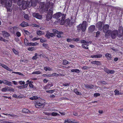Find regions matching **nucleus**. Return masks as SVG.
I'll use <instances>...</instances> for the list:
<instances>
[{"instance_id": "obj_1", "label": "nucleus", "mask_w": 123, "mask_h": 123, "mask_svg": "<svg viewBox=\"0 0 123 123\" xmlns=\"http://www.w3.org/2000/svg\"><path fill=\"white\" fill-rule=\"evenodd\" d=\"M14 2H17L18 5H21L23 0H13ZM12 0H1V3L2 5L6 7H10L12 6Z\"/></svg>"}, {"instance_id": "obj_2", "label": "nucleus", "mask_w": 123, "mask_h": 123, "mask_svg": "<svg viewBox=\"0 0 123 123\" xmlns=\"http://www.w3.org/2000/svg\"><path fill=\"white\" fill-rule=\"evenodd\" d=\"M53 3H50L49 2H46V5H45L44 2L41 3L40 7V10L42 12L47 11L48 10V8L50 7V6L53 5Z\"/></svg>"}, {"instance_id": "obj_3", "label": "nucleus", "mask_w": 123, "mask_h": 123, "mask_svg": "<svg viewBox=\"0 0 123 123\" xmlns=\"http://www.w3.org/2000/svg\"><path fill=\"white\" fill-rule=\"evenodd\" d=\"M87 22L86 21H84L81 24H80L77 26V30L78 31L81 29L83 31H84L86 28Z\"/></svg>"}, {"instance_id": "obj_4", "label": "nucleus", "mask_w": 123, "mask_h": 123, "mask_svg": "<svg viewBox=\"0 0 123 123\" xmlns=\"http://www.w3.org/2000/svg\"><path fill=\"white\" fill-rule=\"evenodd\" d=\"M22 4V9L24 10H25L26 9L27 7H30V5H29V1H23V0L21 5L19 6H20Z\"/></svg>"}, {"instance_id": "obj_5", "label": "nucleus", "mask_w": 123, "mask_h": 123, "mask_svg": "<svg viewBox=\"0 0 123 123\" xmlns=\"http://www.w3.org/2000/svg\"><path fill=\"white\" fill-rule=\"evenodd\" d=\"M111 38L113 39L115 38L117 35V31L115 30L112 31L111 32Z\"/></svg>"}, {"instance_id": "obj_6", "label": "nucleus", "mask_w": 123, "mask_h": 123, "mask_svg": "<svg viewBox=\"0 0 123 123\" xmlns=\"http://www.w3.org/2000/svg\"><path fill=\"white\" fill-rule=\"evenodd\" d=\"M38 0H31V2L29 1L30 7L31 6L35 7L37 5Z\"/></svg>"}, {"instance_id": "obj_7", "label": "nucleus", "mask_w": 123, "mask_h": 123, "mask_svg": "<svg viewBox=\"0 0 123 123\" xmlns=\"http://www.w3.org/2000/svg\"><path fill=\"white\" fill-rule=\"evenodd\" d=\"M123 28H119V31H117V36L119 37H121L123 35Z\"/></svg>"}, {"instance_id": "obj_8", "label": "nucleus", "mask_w": 123, "mask_h": 123, "mask_svg": "<svg viewBox=\"0 0 123 123\" xmlns=\"http://www.w3.org/2000/svg\"><path fill=\"white\" fill-rule=\"evenodd\" d=\"M32 15L34 17L39 19H41L42 18V16L38 13H33Z\"/></svg>"}, {"instance_id": "obj_9", "label": "nucleus", "mask_w": 123, "mask_h": 123, "mask_svg": "<svg viewBox=\"0 0 123 123\" xmlns=\"http://www.w3.org/2000/svg\"><path fill=\"white\" fill-rule=\"evenodd\" d=\"M109 27V25H105L103 27V31L105 33L108 32V31Z\"/></svg>"}, {"instance_id": "obj_10", "label": "nucleus", "mask_w": 123, "mask_h": 123, "mask_svg": "<svg viewBox=\"0 0 123 123\" xmlns=\"http://www.w3.org/2000/svg\"><path fill=\"white\" fill-rule=\"evenodd\" d=\"M62 15V14L60 12H59L54 14L53 15V18L58 19Z\"/></svg>"}, {"instance_id": "obj_11", "label": "nucleus", "mask_w": 123, "mask_h": 123, "mask_svg": "<svg viewBox=\"0 0 123 123\" xmlns=\"http://www.w3.org/2000/svg\"><path fill=\"white\" fill-rule=\"evenodd\" d=\"M102 24V22L100 21L97 24L96 26L99 29H101Z\"/></svg>"}, {"instance_id": "obj_12", "label": "nucleus", "mask_w": 123, "mask_h": 123, "mask_svg": "<svg viewBox=\"0 0 123 123\" xmlns=\"http://www.w3.org/2000/svg\"><path fill=\"white\" fill-rule=\"evenodd\" d=\"M105 71L108 74H113L115 72V71L114 70H111L106 69L105 70Z\"/></svg>"}, {"instance_id": "obj_13", "label": "nucleus", "mask_w": 123, "mask_h": 123, "mask_svg": "<svg viewBox=\"0 0 123 123\" xmlns=\"http://www.w3.org/2000/svg\"><path fill=\"white\" fill-rule=\"evenodd\" d=\"M52 5H50V6L51 7L50 8V9L47 11H48L47 14L52 15L53 10L52 7Z\"/></svg>"}, {"instance_id": "obj_14", "label": "nucleus", "mask_w": 123, "mask_h": 123, "mask_svg": "<svg viewBox=\"0 0 123 123\" xmlns=\"http://www.w3.org/2000/svg\"><path fill=\"white\" fill-rule=\"evenodd\" d=\"M35 106L37 108H42L44 106V105L43 104H42L40 103H37L35 105Z\"/></svg>"}, {"instance_id": "obj_15", "label": "nucleus", "mask_w": 123, "mask_h": 123, "mask_svg": "<svg viewBox=\"0 0 123 123\" xmlns=\"http://www.w3.org/2000/svg\"><path fill=\"white\" fill-rule=\"evenodd\" d=\"M102 56V55L98 54L94 55H92L91 56V57L92 58H101Z\"/></svg>"}, {"instance_id": "obj_16", "label": "nucleus", "mask_w": 123, "mask_h": 123, "mask_svg": "<svg viewBox=\"0 0 123 123\" xmlns=\"http://www.w3.org/2000/svg\"><path fill=\"white\" fill-rule=\"evenodd\" d=\"M52 31L53 32V33L54 34L55 36L56 34H63L62 32L58 31L56 29H53L52 30Z\"/></svg>"}, {"instance_id": "obj_17", "label": "nucleus", "mask_w": 123, "mask_h": 123, "mask_svg": "<svg viewBox=\"0 0 123 123\" xmlns=\"http://www.w3.org/2000/svg\"><path fill=\"white\" fill-rule=\"evenodd\" d=\"M95 26L94 25H92L89 28V30L90 32H92L95 30Z\"/></svg>"}, {"instance_id": "obj_18", "label": "nucleus", "mask_w": 123, "mask_h": 123, "mask_svg": "<svg viewBox=\"0 0 123 123\" xmlns=\"http://www.w3.org/2000/svg\"><path fill=\"white\" fill-rule=\"evenodd\" d=\"M84 85L85 87L87 89H92L94 87V86L92 84H85Z\"/></svg>"}, {"instance_id": "obj_19", "label": "nucleus", "mask_w": 123, "mask_h": 123, "mask_svg": "<svg viewBox=\"0 0 123 123\" xmlns=\"http://www.w3.org/2000/svg\"><path fill=\"white\" fill-rule=\"evenodd\" d=\"M91 63L94 64H96L97 66L101 65V63L100 62L97 61H95L92 62Z\"/></svg>"}, {"instance_id": "obj_20", "label": "nucleus", "mask_w": 123, "mask_h": 123, "mask_svg": "<svg viewBox=\"0 0 123 123\" xmlns=\"http://www.w3.org/2000/svg\"><path fill=\"white\" fill-rule=\"evenodd\" d=\"M105 57L108 60H111L112 56L109 53H106L105 55Z\"/></svg>"}, {"instance_id": "obj_21", "label": "nucleus", "mask_w": 123, "mask_h": 123, "mask_svg": "<svg viewBox=\"0 0 123 123\" xmlns=\"http://www.w3.org/2000/svg\"><path fill=\"white\" fill-rule=\"evenodd\" d=\"M3 83L6 84L8 86H11L12 84V83L10 81H8L4 80H3Z\"/></svg>"}, {"instance_id": "obj_22", "label": "nucleus", "mask_w": 123, "mask_h": 123, "mask_svg": "<svg viewBox=\"0 0 123 123\" xmlns=\"http://www.w3.org/2000/svg\"><path fill=\"white\" fill-rule=\"evenodd\" d=\"M52 15L47 14L46 18V20L48 21L50 20L52 18Z\"/></svg>"}, {"instance_id": "obj_23", "label": "nucleus", "mask_w": 123, "mask_h": 123, "mask_svg": "<svg viewBox=\"0 0 123 123\" xmlns=\"http://www.w3.org/2000/svg\"><path fill=\"white\" fill-rule=\"evenodd\" d=\"M2 34L4 37H7L9 36L10 35L7 32L5 31H2Z\"/></svg>"}, {"instance_id": "obj_24", "label": "nucleus", "mask_w": 123, "mask_h": 123, "mask_svg": "<svg viewBox=\"0 0 123 123\" xmlns=\"http://www.w3.org/2000/svg\"><path fill=\"white\" fill-rule=\"evenodd\" d=\"M28 25V24L27 23L23 22L20 25L22 27H24L27 26Z\"/></svg>"}, {"instance_id": "obj_25", "label": "nucleus", "mask_w": 123, "mask_h": 123, "mask_svg": "<svg viewBox=\"0 0 123 123\" xmlns=\"http://www.w3.org/2000/svg\"><path fill=\"white\" fill-rule=\"evenodd\" d=\"M22 112L25 113H30V111L29 110L27 109H24L22 111Z\"/></svg>"}, {"instance_id": "obj_26", "label": "nucleus", "mask_w": 123, "mask_h": 123, "mask_svg": "<svg viewBox=\"0 0 123 123\" xmlns=\"http://www.w3.org/2000/svg\"><path fill=\"white\" fill-rule=\"evenodd\" d=\"M66 15L64 14H63V15L62 14V17L61 19V20L62 22L64 23V20L65 19V17ZM60 20H61L60 18H59Z\"/></svg>"}, {"instance_id": "obj_27", "label": "nucleus", "mask_w": 123, "mask_h": 123, "mask_svg": "<svg viewBox=\"0 0 123 123\" xmlns=\"http://www.w3.org/2000/svg\"><path fill=\"white\" fill-rule=\"evenodd\" d=\"M88 44H84L82 45L81 46L82 47L84 48L85 49H88Z\"/></svg>"}, {"instance_id": "obj_28", "label": "nucleus", "mask_w": 123, "mask_h": 123, "mask_svg": "<svg viewBox=\"0 0 123 123\" xmlns=\"http://www.w3.org/2000/svg\"><path fill=\"white\" fill-rule=\"evenodd\" d=\"M71 71L72 72H75L77 73H79L80 72V71L79 69H72L71 70Z\"/></svg>"}, {"instance_id": "obj_29", "label": "nucleus", "mask_w": 123, "mask_h": 123, "mask_svg": "<svg viewBox=\"0 0 123 123\" xmlns=\"http://www.w3.org/2000/svg\"><path fill=\"white\" fill-rule=\"evenodd\" d=\"M9 29L10 31L12 33H14V30L13 29V27H10Z\"/></svg>"}, {"instance_id": "obj_30", "label": "nucleus", "mask_w": 123, "mask_h": 123, "mask_svg": "<svg viewBox=\"0 0 123 123\" xmlns=\"http://www.w3.org/2000/svg\"><path fill=\"white\" fill-rule=\"evenodd\" d=\"M50 33L49 31H47L46 33V34L45 36V37L47 38H50Z\"/></svg>"}, {"instance_id": "obj_31", "label": "nucleus", "mask_w": 123, "mask_h": 123, "mask_svg": "<svg viewBox=\"0 0 123 123\" xmlns=\"http://www.w3.org/2000/svg\"><path fill=\"white\" fill-rule=\"evenodd\" d=\"M80 42L81 43H83L84 44H88L89 43V42L86 41L85 40H82L80 41Z\"/></svg>"}, {"instance_id": "obj_32", "label": "nucleus", "mask_w": 123, "mask_h": 123, "mask_svg": "<svg viewBox=\"0 0 123 123\" xmlns=\"http://www.w3.org/2000/svg\"><path fill=\"white\" fill-rule=\"evenodd\" d=\"M51 115L52 116H55L57 115H60L58 114L57 113L55 112H53L51 114Z\"/></svg>"}, {"instance_id": "obj_33", "label": "nucleus", "mask_w": 123, "mask_h": 123, "mask_svg": "<svg viewBox=\"0 0 123 123\" xmlns=\"http://www.w3.org/2000/svg\"><path fill=\"white\" fill-rule=\"evenodd\" d=\"M43 32L40 31H38L37 32V34L39 35H42L43 34Z\"/></svg>"}, {"instance_id": "obj_34", "label": "nucleus", "mask_w": 123, "mask_h": 123, "mask_svg": "<svg viewBox=\"0 0 123 123\" xmlns=\"http://www.w3.org/2000/svg\"><path fill=\"white\" fill-rule=\"evenodd\" d=\"M114 92L115 93V95H118L119 94H121L119 93V91L117 90H116L114 91Z\"/></svg>"}, {"instance_id": "obj_35", "label": "nucleus", "mask_w": 123, "mask_h": 123, "mask_svg": "<svg viewBox=\"0 0 123 123\" xmlns=\"http://www.w3.org/2000/svg\"><path fill=\"white\" fill-rule=\"evenodd\" d=\"M66 122L71 123V122H72V121L70 119H68L67 120H65L64 123H65Z\"/></svg>"}, {"instance_id": "obj_36", "label": "nucleus", "mask_w": 123, "mask_h": 123, "mask_svg": "<svg viewBox=\"0 0 123 123\" xmlns=\"http://www.w3.org/2000/svg\"><path fill=\"white\" fill-rule=\"evenodd\" d=\"M74 92L77 95H80V94H81V93L78 91V90L76 89H74Z\"/></svg>"}, {"instance_id": "obj_37", "label": "nucleus", "mask_w": 123, "mask_h": 123, "mask_svg": "<svg viewBox=\"0 0 123 123\" xmlns=\"http://www.w3.org/2000/svg\"><path fill=\"white\" fill-rule=\"evenodd\" d=\"M69 62L66 60H64L63 62V64L64 65H66L69 64Z\"/></svg>"}, {"instance_id": "obj_38", "label": "nucleus", "mask_w": 123, "mask_h": 123, "mask_svg": "<svg viewBox=\"0 0 123 123\" xmlns=\"http://www.w3.org/2000/svg\"><path fill=\"white\" fill-rule=\"evenodd\" d=\"M70 20L69 19H66L65 21V23L67 24L68 25L70 23Z\"/></svg>"}, {"instance_id": "obj_39", "label": "nucleus", "mask_w": 123, "mask_h": 123, "mask_svg": "<svg viewBox=\"0 0 123 123\" xmlns=\"http://www.w3.org/2000/svg\"><path fill=\"white\" fill-rule=\"evenodd\" d=\"M24 17L27 20H29V17L27 14H25L24 15Z\"/></svg>"}, {"instance_id": "obj_40", "label": "nucleus", "mask_w": 123, "mask_h": 123, "mask_svg": "<svg viewBox=\"0 0 123 123\" xmlns=\"http://www.w3.org/2000/svg\"><path fill=\"white\" fill-rule=\"evenodd\" d=\"M50 85V84H48L46 85H45V86H44L43 87V89L45 90L48 89L49 88L48 87V86H49V85Z\"/></svg>"}, {"instance_id": "obj_41", "label": "nucleus", "mask_w": 123, "mask_h": 123, "mask_svg": "<svg viewBox=\"0 0 123 123\" xmlns=\"http://www.w3.org/2000/svg\"><path fill=\"white\" fill-rule=\"evenodd\" d=\"M29 43L28 42V41L27 40L26 38L24 40L25 44L26 46H27Z\"/></svg>"}, {"instance_id": "obj_42", "label": "nucleus", "mask_w": 123, "mask_h": 123, "mask_svg": "<svg viewBox=\"0 0 123 123\" xmlns=\"http://www.w3.org/2000/svg\"><path fill=\"white\" fill-rule=\"evenodd\" d=\"M55 90H49V91H46V92L47 93H53L54 92Z\"/></svg>"}, {"instance_id": "obj_43", "label": "nucleus", "mask_w": 123, "mask_h": 123, "mask_svg": "<svg viewBox=\"0 0 123 123\" xmlns=\"http://www.w3.org/2000/svg\"><path fill=\"white\" fill-rule=\"evenodd\" d=\"M1 91L2 92H6L7 91V87H6L3 88L1 89Z\"/></svg>"}, {"instance_id": "obj_44", "label": "nucleus", "mask_w": 123, "mask_h": 123, "mask_svg": "<svg viewBox=\"0 0 123 123\" xmlns=\"http://www.w3.org/2000/svg\"><path fill=\"white\" fill-rule=\"evenodd\" d=\"M41 74V72L39 71L34 72L32 73V74Z\"/></svg>"}, {"instance_id": "obj_45", "label": "nucleus", "mask_w": 123, "mask_h": 123, "mask_svg": "<svg viewBox=\"0 0 123 123\" xmlns=\"http://www.w3.org/2000/svg\"><path fill=\"white\" fill-rule=\"evenodd\" d=\"M14 90L12 88H10L9 87H7V91H9L11 92H14Z\"/></svg>"}, {"instance_id": "obj_46", "label": "nucleus", "mask_w": 123, "mask_h": 123, "mask_svg": "<svg viewBox=\"0 0 123 123\" xmlns=\"http://www.w3.org/2000/svg\"><path fill=\"white\" fill-rule=\"evenodd\" d=\"M28 84L27 83L26 84L24 85L23 86H20V88H24L27 86H28Z\"/></svg>"}, {"instance_id": "obj_47", "label": "nucleus", "mask_w": 123, "mask_h": 123, "mask_svg": "<svg viewBox=\"0 0 123 123\" xmlns=\"http://www.w3.org/2000/svg\"><path fill=\"white\" fill-rule=\"evenodd\" d=\"M28 84L27 83L26 84L24 85L23 86H20V88H24L27 86H28Z\"/></svg>"}, {"instance_id": "obj_48", "label": "nucleus", "mask_w": 123, "mask_h": 123, "mask_svg": "<svg viewBox=\"0 0 123 123\" xmlns=\"http://www.w3.org/2000/svg\"><path fill=\"white\" fill-rule=\"evenodd\" d=\"M34 48L33 47H29L28 49V50L31 51H32L33 50H34Z\"/></svg>"}, {"instance_id": "obj_49", "label": "nucleus", "mask_w": 123, "mask_h": 123, "mask_svg": "<svg viewBox=\"0 0 123 123\" xmlns=\"http://www.w3.org/2000/svg\"><path fill=\"white\" fill-rule=\"evenodd\" d=\"M89 68L87 66H83L82 68V69L84 70H86Z\"/></svg>"}, {"instance_id": "obj_50", "label": "nucleus", "mask_w": 123, "mask_h": 123, "mask_svg": "<svg viewBox=\"0 0 123 123\" xmlns=\"http://www.w3.org/2000/svg\"><path fill=\"white\" fill-rule=\"evenodd\" d=\"M13 52L14 53V54H17L18 53V52L16 50L14 49H12Z\"/></svg>"}, {"instance_id": "obj_51", "label": "nucleus", "mask_w": 123, "mask_h": 123, "mask_svg": "<svg viewBox=\"0 0 123 123\" xmlns=\"http://www.w3.org/2000/svg\"><path fill=\"white\" fill-rule=\"evenodd\" d=\"M18 83L20 85H24L25 84V82L24 81H20L18 82Z\"/></svg>"}, {"instance_id": "obj_52", "label": "nucleus", "mask_w": 123, "mask_h": 123, "mask_svg": "<svg viewBox=\"0 0 123 123\" xmlns=\"http://www.w3.org/2000/svg\"><path fill=\"white\" fill-rule=\"evenodd\" d=\"M0 40L4 41V42H6L7 41L3 38L2 37L0 36Z\"/></svg>"}, {"instance_id": "obj_53", "label": "nucleus", "mask_w": 123, "mask_h": 123, "mask_svg": "<svg viewBox=\"0 0 123 123\" xmlns=\"http://www.w3.org/2000/svg\"><path fill=\"white\" fill-rule=\"evenodd\" d=\"M51 75H49V74H44L43 75V76L46 77H50Z\"/></svg>"}, {"instance_id": "obj_54", "label": "nucleus", "mask_w": 123, "mask_h": 123, "mask_svg": "<svg viewBox=\"0 0 123 123\" xmlns=\"http://www.w3.org/2000/svg\"><path fill=\"white\" fill-rule=\"evenodd\" d=\"M43 46L46 49H47L48 48V45L47 44L43 43Z\"/></svg>"}, {"instance_id": "obj_55", "label": "nucleus", "mask_w": 123, "mask_h": 123, "mask_svg": "<svg viewBox=\"0 0 123 123\" xmlns=\"http://www.w3.org/2000/svg\"><path fill=\"white\" fill-rule=\"evenodd\" d=\"M69 83H63V86H69Z\"/></svg>"}, {"instance_id": "obj_56", "label": "nucleus", "mask_w": 123, "mask_h": 123, "mask_svg": "<svg viewBox=\"0 0 123 123\" xmlns=\"http://www.w3.org/2000/svg\"><path fill=\"white\" fill-rule=\"evenodd\" d=\"M73 41H79L80 39L79 38H76V39L73 38Z\"/></svg>"}, {"instance_id": "obj_57", "label": "nucleus", "mask_w": 123, "mask_h": 123, "mask_svg": "<svg viewBox=\"0 0 123 123\" xmlns=\"http://www.w3.org/2000/svg\"><path fill=\"white\" fill-rule=\"evenodd\" d=\"M2 67L6 69L8 68V67H7L6 65H5L4 64H3L2 65Z\"/></svg>"}, {"instance_id": "obj_58", "label": "nucleus", "mask_w": 123, "mask_h": 123, "mask_svg": "<svg viewBox=\"0 0 123 123\" xmlns=\"http://www.w3.org/2000/svg\"><path fill=\"white\" fill-rule=\"evenodd\" d=\"M16 35L18 37H19L21 36V34L19 32H17L16 33Z\"/></svg>"}, {"instance_id": "obj_59", "label": "nucleus", "mask_w": 123, "mask_h": 123, "mask_svg": "<svg viewBox=\"0 0 123 123\" xmlns=\"http://www.w3.org/2000/svg\"><path fill=\"white\" fill-rule=\"evenodd\" d=\"M100 33V32L99 31H98L96 33V37H98Z\"/></svg>"}, {"instance_id": "obj_60", "label": "nucleus", "mask_w": 123, "mask_h": 123, "mask_svg": "<svg viewBox=\"0 0 123 123\" xmlns=\"http://www.w3.org/2000/svg\"><path fill=\"white\" fill-rule=\"evenodd\" d=\"M40 41L41 43H43L46 41V40L44 39L41 38L40 39Z\"/></svg>"}, {"instance_id": "obj_61", "label": "nucleus", "mask_w": 123, "mask_h": 123, "mask_svg": "<svg viewBox=\"0 0 123 123\" xmlns=\"http://www.w3.org/2000/svg\"><path fill=\"white\" fill-rule=\"evenodd\" d=\"M51 75V76H58V74L56 73H54Z\"/></svg>"}, {"instance_id": "obj_62", "label": "nucleus", "mask_w": 123, "mask_h": 123, "mask_svg": "<svg viewBox=\"0 0 123 123\" xmlns=\"http://www.w3.org/2000/svg\"><path fill=\"white\" fill-rule=\"evenodd\" d=\"M67 41L68 42H71V41H73L72 39L68 38L67 39Z\"/></svg>"}, {"instance_id": "obj_63", "label": "nucleus", "mask_w": 123, "mask_h": 123, "mask_svg": "<svg viewBox=\"0 0 123 123\" xmlns=\"http://www.w3.org/2000/svg\"><path fill=\"white\" fill-rule=\"evenodd\" d=\"M100 95V94L98 93H95L94 94V96L96 97H97V96H99Z\"/></svg>"}, {"instance_id": "obj_64", "label": "nucleus", "mask_w": 123, "mask_h": 123, "mask_svg": "<svg viewBox=\"0 0 123 123\" xmlns=\"http://www.w3.org/2000/svg\"><path fill=\"white\" fill-rule=\"evenodd\" d=\"M29 86L31 88H33L34 87V86L31 83H29Z\"/></svg>"}]
</instances>
